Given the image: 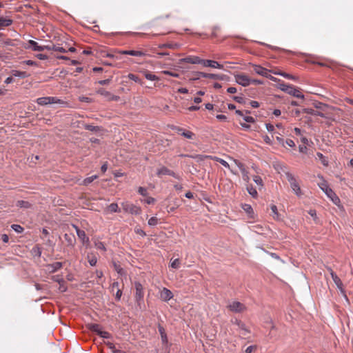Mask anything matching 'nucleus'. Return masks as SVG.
I'll return each mask as SVG.
<instances>
[{"mask_svg":"<svg viewBox=\"0 0 353 353\" xmlns=\"http://www.w3.org/2000/svg\"><path fill=\"white\" fill-rule=\"evenodd\" d=\"M320 188L325 193V194L331 199L333 203L338 205L340 203L339 198L334 192V191L330 188L325 181H323L319 184Z\"/></svg>","mask_w":353,"mask_h":353,"instance_id":"nucleus-1","label":"nucleus"},{"mask_svg":"<svg viewBox=\"0 0 353 353\" xmlns=\"http://www.w3.org/2000/svg\"><path fill=\"white\" fill-rule=\"evenodd\" d=\"M280 88L281 90L285 92L286 93L292 95L296 98L303 99L304 95L294 86L291 85H287L285 83H281L280 85Z\"/></svg>","mask_w":353,"mask_h":353,"instance_id":"nucleus-2","label":"nucleus"},{"mask_svg":"<svg viewBox=\"0 0 353 353\" xmlns=\"http://www.w3.org/2000/svg\"><path fill=\"white\" fill-rule=\"evenodd\" d=\"M285 176L292 190L298 196H300L302 194L301 190L293 174L290 172H286Z\"/></svg>","mask_w":353,"mask_h":353,"instance_id":"nucleus-3","label":"nucleus"},{"mask_svg":"<svg viewBox=\"0 0 353 353\" xmlns=\"http://www.w3.org/2000/svg\"><path fill=\"white\" fill-rule=\"evenodd\" d=\"M121 207L125 212L130 213L132 214H139L141 212V210L139 207L128 202H123Z\"/></svg>","mask_w":353,"mask_h":353,"instance_id":"nucleus-4","label":"nucleus"},{"mask_svg":"<svg viewBox=\"0 0 353 353\" xmlns=\"http://www.w3.org/2000/svg\"><path fill=\"white\" fill-rule=\"evenodd\" d=\"M134 287H135V294H134V299L137 303L140 305L143 300L144 296V291L143 285L141 284V283L136 281L134 283Z\"/></svg>","mask_w":353,"mask_h":353,"instance_id":"nucleus-5","label":"nucleus"},{"mask_svg":"<svg viewBox=\"0 0 353 353\" xmlns=\"http://www.w3.org/2000/svg\"><path fill=\"white\" fill-rule=\"evenodd\" d=\"M37 103L40 105H46L52 103H63L61 99L53 97H43L37 99Z\"/></svg>","mask_w":353,"mask_h":353,"instance_id":"nucleus-6","label":"nucleus"},{"mask_svg":"<svg viewBox=\"0 0 353 353\" xmlns=\"http://www.w3.org/2000/svg\"><path fill=\"white\" fill-rule=\"evenodd\" d=\"M252 67H253V71L255 73H256L259 75H261L263 77L269 78L270 79H271L272 81H276V78H274L272 76H271L270 74H269V72H270V70H268V69H266L261 65H253Z\"/></svg>","mask_w":353,"mask_h":353,"instance_id":"nucleus-7","label":"nucleus"},{"mask_svg":"<svg viewBox=\"0 0 353 353\" xmlns=\"http://www.w3.org/2000/svg\"><path fill=\"white\" fill-rule=\"evenodd\" d=\"M330 272L334 283L336 284L339 290L341 291V294H343L344 297L345 299H347L345 294V292L343 288V283L341 280L332 269H330Z\"/></svg>","mask_w":353,"mask_h":353,"instance_id":"nucleus-8","label":"nucleus"},{"mask_svg":"<svg viewBox=\"0 0 353 353\" xmlns=\"http://www.w3.org/2000/svg\"><path fill=\"white\" fill-rule=\"evenodd\" d=\"M234 77L236 82L244 87L249 85L252 82V79L244 74H236Z\"/></svg>","mask_w":353,"mask_h":353,"instance_id":"nucleus-9","label":"nucleus"},{"mask_svg":"<svg viewBox=\"0 0 353 353\" xmlns=\"http://www.w3.org/2000/svg\"><path fill=\"white\" fill-rule=\"evenodd\" d=\"M228 308L233 312H243L244 310H245L246 307L245 306L239 302V301H232L228 305Z\"/></svg>","mask_w":353,"mask_h":353,"instance_id":"nucleus-10","label":"nucleus"},{"mask_svg":"<svg viewBox=\"0 0 353 353\" xmlns=\"http://www.w3.org/2000/svg\"><path fill=\"white\" fill-rule=\"evenodd\" d=\"M97 93L101 96H103L108 101H118L120 99V97L119 96L112 94L111 92L105 90L104 88L98 89L97 90Z\"/></svg>","mask_w":353,"mask_h":353,"instance_id":"nucleus-11","label":"nucleus"},{"mask_svg":"<svg viewBox=\"0 0 353 353\" xmlns=\"http://www.w3.org/2000/svg\"><path fill=\"white\" fill-rule=\"evenodd\" d=\"M73 227L75 228V230L77 232V234L79 237V239L82 241L83 244L89 245L90 240L89 238L87 236L85 231L80 230L77 226L73 225Z\"/></svg>","mask_w":353,"mask_h":353,"instance_id":"nucleus-12","label":"nucleus"},{"mask_svg":"<svg viewBox=\"0 0 353 353\" xmlns=\"http://www.w3.org/2000/svg\"><path fill=\"white\" fill-rule=\"evenodd\" d=\"M173 297L172 292L166 288H163L160 291V298L164 301H168Z\"/></svg>","mask_w":353,"mask_h":353,"instance_id":"nucleus-13","label":"nucleus"},{"mask_svg":"<svg viewBox=\"0 0 353 353\" xmlns=\"http://www.w3.org/2000/svg\"><path fill=\"white\" fill-rule=\"evenodd\" d=\"M157 174L159 176L170 175V176H174L176 179H179V176L178 174H176L175 172H174L173 171L169 170L168 168H167L165 167H162L161 168L159 169Z\"/></svg>","mask_w":353,"mask_h":353,"instance_id":"nucleus-14","label":"nucleus"},{"mask_svg":"<svg viewBox=\"0 0 353 353\" xmlns=\"http://www.w3.org/2000/svg\"><path fill=\"white\" fill-rule=\"evenodd\" d=\"M119 52L121 54H127L134 57H143L146 55V54L141 50H121Z\"/></svg>","mask_w":353,"mask_h":353,"instance_id":"nucleus-15","label":"nucleus"},{"mask_svg":"<svg viewBox=\"0 0 353 353\" xmlns=\"http://www.w3.org/2000/svg\"><path fill=\"white\" fill-rule=\"evenodd\" d=\"M202 64L205 66V67H211V68H219V69H222L223 68V65H221L220 63H219L217 61H212V60H203V62H202Z\"/></svg>","mask_w":353,"mask_h":353,"instance_id":"nucleus-16","label":"nucleus"},{"mask_svg":"<svg viewBox=\"0 0 353 353\" xmlns=\"http://www.w3.org/2000/svg\"><path fill=\"white\" fill-rule=\"evenodd\" d=\"M182 61L188 63L198 64V63H202L203 59H200L199 57L190 56V57H187L183 59Z\"/></svg>","mask_w":353,"mask_h":353,"instance_id":"nucleus-17","label":"nucleus"},{"mask_svg":"<svg viewBox=\"0 0 353 353\" xmlns=\"http://www.w3.org/2000/svg\"><path fill=\"white\" fill-rule=\"evenodd\" d=\"M25 48H31L34 51H42L41 46H39L38 43L33 40H29L27 45L25 46Z\"/></svg>","mask_w":353,"mask_h":353,"instance_id":"nucleus-18","label":"nucleus"},{"mask_svg":"<svg viewBox=\"0 0 353 353\" xmlns=\"http://www.w3.org/2000/svg\"><path fill=\"white\" fill-rule=\"evenodd\" d=\"M63 263L61 262H55L54 263L48 265L47 268L50 272L54 273L58 270L61 269Z\"/></svg>","mask_w":353,"mask_h":353,"instance_id":"nucleus-19","label":"nucleus"},{"mask_svg":"<svg viewBox=\"0 0 353 353\" xmlns=\"http://www.w3.org/2000/svg\"><path fill=\"white\" fill-rule=\"evenodd\" d=\"M303 112L304 113H306V114H311V115H316V116H319L321 117H324V114L321 112H319V111H316L312 108H304L303 110Z\"/></svg>","mask_w":353,"mask_h":353,"instance_id":"nucleus-20","label":"nucleus"},{"mask_svg":"<svg viewBox=\"0 0 353 353\" xmlns=\"http://www.w3.org/2000/svg\"><path fill=\"white\" fill-rule=\"evenodd\" d=\"M64 239L65 241L68 243V245L74 246L76 239L74 235L71 234H65Z\"/></svg>","mask_w":353,"mask_h":353,"instance_id":"nucleus-21","label":"nucleus"},{"mask_svg":"<svg viewBox=\"0 0 353 353\" xmlns=\"http://www.w3.org/2000/svg\"><path fill=\"white\" fill-rule=\"evenodd\" d=\"M12 23V20L8 18L0 17V30L10 26Z\"/></svg>","mask_w":353,"mask_h":353,"instance_id":"nucleus-22","label":"nucleus"},{"mask_svg":"<svg viewBox=\"0 0 353 353\" xmlns=\"http://www.w3.org/2000/svg\"><path fill=\"white\" fill-rule=\"evenodd\" d=\"M88 328L94 332H96L98 335L99 334V332H101V325L97 323H90L88 324Z\"/></svg>","mask_w":353,"mask_h":353,"instance_id":"nucleus-23","label":"nucleus"},{"mask_svg":"<svg viewBox=\"0 0 353 353\" xmlns=\"http://www.w3.org/2000/svg\"><path fill=\"white\" fill-rule=\"evenodd\" d=\"M238 167L239 168V169L241 170V171L243 174V180L245 181L246 182H248L250 180V178L248 176V173L247 170H245L244 165L241 163H239Z\"/></svg>","mask_w":353,"mask_h":353,"instance_id":"nucleus-24","label":"nucleus"},{"mask_svg":"<svg viewBox=\"0 0 353 353\" xmlns=\"http://www.w3.org/2000/svg\"><path fill=\"white\" fill-rule=\"evenodd\" d=\"M270 209L272 212V217L276 220H281V214L278 212L277 207L275 205H271Z\"/></svg>","mask_w":353,"mask_h":353,"instance_id":"nucleus-25","label":"nucleus"},{"mask_svg":"<svg viewBox=\"0 0 353 353\" xmlns=\"http://www.w3.org/2000/svg\"><path fill=\"white\" fill-rule=\"evenodd\" d=\"M235 323L238 325L239 328L243 331V334L245 335L247 333H250V331L246 327L245 325L241 321L236 320Z\"/></svg>","mask_w":353,"mask_h":353,"instance_id":"nucleus-26","label":"nucleus"},{"mask_svg":"<svg viewBox=\"0 0 353 353\" xmlns=\"http://www.w3.org/2000/svg\"><path fill=\"white\" fill-rule=\"evenodd\" d=\"M177 131L181 132V135L187 139H192L193 138V137L194 136L193 132H192L190 131L183 130L182 128H177Z\"/></svg>","mask_w":353,"mask_h":353,"instance_id":"nucleus-27","label":"nucleus"},{"mask_svg":"<svg viewBox=\"0 0 353 353\" xmlns=\"http://www.w3.org/2000/svg\"><path fill=\"white\" fill-rule=\"evenodd\" d=\"M247 191L248 193L253 197L256 198L258 196V192L252 186V184H249L247 185Z\"/></svg>","mask_w":353,"mask_h":353,"instance_id":"nucleus-28","label":"nucleus"},{"mask_svg":"<svg viewBox=\"0 0 353 353\" xmlns=\"http://www.w3.org/2000/svg\"><path fill=\"white\" fill-rule=\"evenodd\" d=\"M107 210L108 212H120V209L118 206V204L116 203H112L107 207Z\"/></svg>","mask_w":353,"mask_h":353,"instance_id":"nucleus-29","label":"nucleus"},{"mask_svg":"<svg viewBox=\"0 0 353 353\" xmlns=\"http://www.w3.org/2000/svg\"><path fill=\"white\" fill-rule=\"evenodd\" d=\"M253 181L259 186V189L261 190L263 187V181L261 176L255 175L253 176Z\"/></svg>","mask_w":353,"mask_h":353,"instance_id":"nucleus-30","label":"nucleus"},{"mask_svg":"<svg viewBox=\"0 0 353 353\" xmlns=\"http://www.w3.org/2000/svg\"><path fill=\"white\" fill-rule=\"evenodd\" d=\"M88 260L91 266H94L97 264V257L92 253L88 254Z\"/></svg>","mask_w":353,"mask_h":353,"instance_id":"nucleus-31","label":"nucleus"},{"mask_svg":"<svg viewBox=\"0 0 353 353\" xmlns=\"http://www.w3.org/2000/svg\"><path fill=\"white\" fill-rule=\"evenodd\" d=\"M12 74L14 77H18L21 78H26L28 76L26 72H22L19 70H12Z\"/></svg>","mask_w":353,"mask_h":353,"instance_id":"nucleus-32","label":"nucleus"},{"mask_svg":"<svg viewBox=\"0 0 353 353\" xmlns=\"http://www.w3.org/2000/svg\"><path fill=\"white\" fill-rule=\"evenodd\" d=\"M143 74L145 77L150 81H155L159 79V78L156 75L150 73L148 71L143 72Z\"/></svg>","mask_w":353,"mask_h":353,"instance_id":"nucleus-33","label":"nucleus"},{"mask_svg":"<svg viewBox=\"0 0 353 353\" xmlns=\"http://www.w3.org/2000/svg\"><path fill=\"white\" fill-rule=\"evenodd\" d=\"M316 156L318 157V158L319 159V160L321 161V163L325 165V166H327L328 165V161L327 160V159L325 158V157L321 152H317L316 153Z\"/></svg>","mask_w":353,"mask_h":353,"instance_id":"nucleus-34","label":"nucleus"},{"mask_svg":"<svg viewBox=\"0 0 353 353\" xmlns=\"http://www.w3.org/2000/svg\"><path fill=\"white\" fill-rule=\"evenodd\" d=\"M274 74L281 75L285 78L295 80L296 78L292 74L283 72H274Z\"/></svg>","mask_w":353,"mask_h":353,"instance_id":"nucleus-35","label":"nucleus"},{"mask_svg":"<svg viewBox=\"0 0 353 353\" xmlns=\"http://www.w3.org/2000/svg\"><path fill=\"white\" fill-rule=\"evenodd\" d=\"M199 76H201L202 77H204V78H210V79H216L218 78V75L217 74H208V73H205V72H199Z\"/></svg>","mask_w":353,"mask_h":353,"instance_id":"nucleus-36","label":"nucleus"},{"mask_svg":"<svg viewBox=\"0 0 353 353\" xmlns=\"http://www.w3.org/2000/svg\"><path fill=\"white\" fill-rule=\"evenodd\" d=\"M159 331L160 332L162 341L163 343H166L168 341V338H167L166 334L165 332L164 328L161 326H159Z\"/></svg>","mask_w":353,"mask_h":353,"instance_id":"nucleus-37","label":"nucleus"},{"mask_svg":"<svg viewBox=\"0 0 353 353\" xmlns=\"http://www.w3.org/2000/svg\"><path fill=\"white\" fill-rule=\"evenodd\" d=\"M17 206L19 208H28L30 207V204L28 201L21 200L17 202Z\"/></svg>","mask_w":353,"mask_h":353,"instance_id":"nucleus-38","label":"nucleus"},{"mask_svg":"<svg viewBox=\"0 0 353 353\" xmlns=\"http://www.w3.org/2000/svg\"><path fill=\"white\" fill-rule=\"evenodd\" d=\"M84 128L92 132H98L100 130V128L99 126H94L89 124L84 125Z\"/></svg>","mask_w":353,"mask_h":353,"instance_id":"nucleus-39","label":"nucleus"},{"mask_svg":"<svg viewBox=\"0 0 353 353\" xmlns=\"http://www.w3.org/2000/svg\"><path fill=\"white\" fill-rule=\"evenodd\" d=\"M98 178L97 175H92L91 176L87 177L83 180V185H88L91 183L94 180Z\"/></svg>","mask_w":353,"mask_h":353,"instance_id":"nucleus-40","label":"nucleus"},{"mask_svg":"<svg viewBox=\"0 0 353 353\" xmlns=\"http://www.w3.org/2000/svg\"><path fill=\"white\" fill-rule=\"evenodd\" d=\"M179 45L177 43H165L160 45L159 46V48H168L172 49H176L178 48Z\"/></svg>","mask_w":353,"mask_h":353,"instance_id":"nucleus-41","label":"nucleus"},{"mask_svg":"<svg viewBox=\"0 0 353 353\" xmlns=\"http://www.w3.org/2000/svg\"><path fill=\"white\" fill-rule=\"evenodd\" d=\"M94 245H95L96 248L98 249V250H101L103 251H105L106 250V248H105L103 243L101 242V241H95L94 242Z\"/></svg>","mask_w":353,"mask_h":353,"instance_id":"nucleus-42","label":"nucleus"},{"mask_svg":"<svg viewBox=\"0 0 353 353\" xmlns=\"http://www.w3.org/2000/svg\"><path fill=\"white\" fill-rule=\"evenodd\" d=\"M180 260L179 259H176L171 262L170 266L174 269H178L180 267Z\"/></svg>","mask_w":353,"mask_h":353,"instance_id":"nucleus-43","label":"nucleus"},{"mask_svg":"<svg viewBox=\"0 0 353 353\" xmlns=\"http://www.w3.org/2000/svg\"><path fill=\"white\" fill-rule=\"evenodd\" d=\"M243 209L249 214L253 213L252 208L249 204H244L242 206Z\"/></svg>","mask_w":353,"mask_h":353,"instance_id":"nucleus-44","label":"nucleus"},{"mask_svg":"<svg viewBox=\"0 0 353 353\" xmlns=\"http://www.w3.org/2000/svg\"><path fill=\"white\" fill-rule=\"evenodd\" d=\"M157 223L158 219L155 216H152L148 220V225L150 226H155Z\"/></svg>","mask_w":353,"mask_h":353,"instance_id":"nucleus-45","label":"nucleus"},{"mask_svg":"<svg viewBox=\"0 0 353 353\" xmlns=\"http://www.w3.org/2000/svg\"><path fill=\"white\" fill-rule=\"evenodd\" d=\"M11 228L18 233H21L23 231V228L17 224L12 225Z\"/></svg>","mask_w":353,"mask_h":353,"instance_id":"nucleus-46","label":"nucleus"},{"mask_svg":"<svg viewBox=\"0 0 353 353\" xmlns=\"http://www.w3.org/2000/svg\"><path fill=\"white\" fill-rule=\"evenodd\" d=\"M107 345L108 347L112 350V352L113 353H120V351L117 350L116 348H115V345H114V343H111V342H108L107 343Z\"/></svg>","mask_w":353,"mask_h":353,"instance_id":"nucleus-47","label":"nucleus"},{"mask_svg":"<svg viewBox=\"0 0 353 353\" xmlns=\"http://www.w3.org/2000/svg\"><path fill=\"white\" fill-rule=\"evenodd\" d=\"M114 270L117 272L118 274H124V270L122 268H121V266L119 265H117V263H114Z\"/></svg>","mask_w":353,"mask_h":353,"instance_id":"nucleus-48","label":"nucleus"},{"mask_svg":"<svg viewBox=\"0 0 353 353\" xmlns=\"http://www.w3.org/2000/svg\"><path fill=\"white\" fill-rule=\"evenodd\" d=\"M308 214L313 218L314 221L316 223H317L318 218H317V216H316V210H310L308 211Z\"/></svg>","mask_w":353,"mask_h":353,"instance_id":"nucleus-49","label":"nucleus"},{"mask_svg":"<svg viewBox=\"0 0 353 353\" xmlns=\"http://www.w3.org/2000/svg\"><path fill=\"white\" fill-rule=\"evenodd\" d=\"M138 192L142 195V196H147L148 195V191L145 188L139 187L138 189Z\"/></svg>","mask_w":353,"mask_h":353,"instance_id":"nucleus-50","label":"nucleus"},{"mask_svg":"<svg viewBox=\"0 0 353 353\" xmlns=\"http://www.w3.org/2000/svg\"><path fill=\"white\" fill-rule=\"evenodd\" d=\"M99 336L104 339H109L110 337V334L109 332L103 330H101V332H99Z\"/></svg>","mask_w":353,"mask_h":353,"instance_id":"nucleus-51","label":"nucleus"},{"mask_svg":"<svg viewBox=\"0 0 353 353\" xmlns=\"http://www.w3.org/2000/svg\"><path fill=\"white\" fill-rule=\"evenodd\" d=\"M233 99L239 103H244V98L241 96H234V97H233Z\"/></svg>","mask_w":353,"mask_h":353,"instance_id":"nucleus-52","label":"nucleus"},{"mask_svg":"<svg viewBox=\"0 0 353 353\" xmlns=\"http://www.w3.org/2000/svg\"><path fill=\"white\" fill-rule=\"evenodd\" d=\"M255 350H256V345H250L245 349V353H252Z\"/></svg>","mask_w":353,"mask_h":353,"instance_id":"nucleus-53","label":"nucleus"},{"mask_svg":"<svg viewBox=\"0 0 353 353\" xmlns=\"http://www.w3.org/2000/svg\"><path fill=\"white\" fill-rule=\"evenodd\" d=\"M243 120L247 123H254L255 121L254 119L250 116L243 117Z\"/></svg>","mask_w":353,"mask_h":353,"instance_id":"nucleus-54","label":"nucleus"},{"mask_svg":"<svg viewBox=\"0 0 353 353\" xmlns=\"http://www.w3.org/2000/svg\"><path fill=\"white\" fill-rule=\"evenodd\" d=\"M199 72H194V73L192 74V75H193V76H192V77H190V81H196V80L199 79L201 77H202L201 76H199V75H198V74H199Z\"/></svg>","mask_w":353,"mask_h":353,"instance_id":"nucleus-55","label":"nucleus"},{"mask_svg":"<svg viewBox=\"0 0 353 353\" xmlns=\"http://www.w3.org/2000/svg\"><path fill=\"white\" fill-rule=\"evenodd\" d=\"M128 78L132 81H134L135 82H138L139 81V77L137 75L132 73L128 74Z\"/></svg>","mask_w":353,"mask_h":353,"instance_id":"nucleus-56","label":"nucleus"},{"mask_svg":"<svg viewBox=\"0 0 353 353\" xmlns=\"http://www.w3.org/2000/svg\"><path fill=\"white\" fill-rule=\"evenodd\" d=\"M217 161H219L224 167L230 168V165H229L228 163L226 161H225V160H223L222 159H218Z\"/></svg>","mask_w":353,"mask_h":353,"instance_id":"nucleus-57","label":"nucleus"},{"mask_svg":"<svg viewBox=\"0 0 353 353\" xmlns=\"http://www.w3.org/2000/svg\"><path fill=\"white\" fill-rule=\"evenodd\" d=\"M110 81H111L110 79H105V80L99 81L98 83L101 85H103L109 84L110 83Z\"/></svg>","mask_w":353,"mask_h":353,"instance_id":"nucleus-58","label":"nucleus"},{"mask_svg":"<svg viewBox=\"0 0 353 353\" xmlns=\"http://www.w3.org/2000/svg\"><path fill=\"white\" fill-rule=\"evenodd\" d=\"M266 129L268 132H272L274 131V126L271 123L266 124Z\"/></svg>","mask_w":353,"mask_h":353,"instance_id":"nucleus-59","label":"nucleus"},{"mask_svg":"<svg viewBox=\"0 0 353 353\" xmlns=\"http://www.w3.org/2000/svg\"><path fill=\"white\" fill-rule=\"evenodd\" d=\"M285 143H286L288 146H290V147H291V148H294V147L295 146V143H294V141H293V140H292V139H287V140L285 141Z\"/></svg>","mask_w":353,"mask_h":353,"instance_id":"nucleus-60","label":"nucleus"},{"mask_svg":"<svg viewBox=\"0 0 353 353\" xmlns=\"http://www.w3.org/2000/svg\"><path fill=\"white\" fill-rule=\"evenodd\" d=\"M79 100L82 102L90 103L91 99L87 97H80Z\"/></svg>","mask_w":353,"mask_h":353,"instance_id":"nucleus-61","label":"nucleus"},{"mask_svg":"<svg viewBox=\"0 0 353 353\" xmlns=\"http://www.w3.org/2000/svg\"><path fill=\"white\" fill-rule=\"evenodd\" d=\"M36 57L40 60H46L48 58L47 55L43 54H38L36 55Z\"/></svg>","mask_w":353,"mask_h":353,"instance_id":"nucleus-62","label":"nucleus"},{"mask_svg":"<svg viewBox=\"0 0 353 353\" xmlns=\"http://www.w3.org/2000/svg\"><path fill=\"white\" fill-rule=\"evenodd\" d=\"M263 140L266 143H268L269 145L272 144V141L271 139L268 135H265L263 137Z\"/></svg>","mask_w":353,"mask_h":353,"instance_id":"nucleus-63","label":"nucleus"},{"mask_svg":"<svg viewBox=\"0 0 353 353\" xmlns=\"http://www.w3.org/2000/svg\"><path fill=\"white\" fill-rule=\"evenodd\" d=\"M122 296V291L120 289H118L117 292H116V299L119 301L121 299V297Z\"/></svg>","mask_w":353,"mask_h":353,"instance_id":"nucleus-64","label":"nucleus"}]
</instances>
